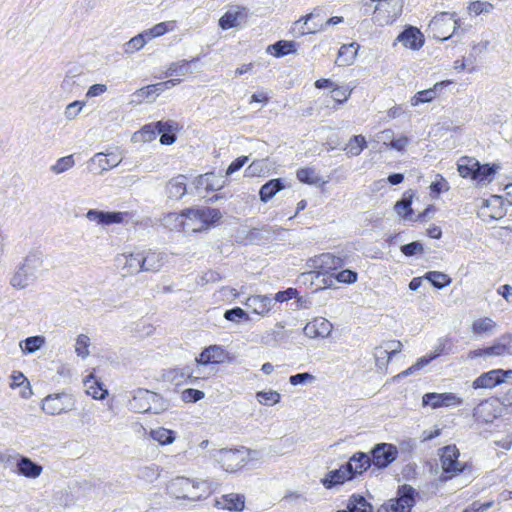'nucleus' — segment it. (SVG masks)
<instances>
[{"label": "nucleus", "instance_id": "1", "mask_svg": "<svg viewBox=\"0 0 512 512\" xmlns=\"http://www.w3.org/2000/svg\"><path fill=\"white\" fill-rule=\"evenodd\" d=\"M43 253L33 250L25 257L23 264L18 268L11 278V285L23 289L33 283L43 265Z\"/></svg>", "mask_w": 512, "mask_h": 512}, {"label": "nucleus", "instance_id": "2", "mask_svg": "<svg viewBox=\"0 0 512 512\" xmlns=\"http://www.w3.org/2000/svg\"><path fill=\"white\" fill-rule=\"evenodd\" d=\"M249 449L240 447L236 449H217L210 452L214 459L227 472H235L249 462Z\"/></svg>", "mask_w": 512, "mask_h": 512}, {"label": "nucleus", "instance_id": "3", "mask_svg": "<svg viewBox=\"0 0 512 512\" xmlns=\"http://www.w3.org/2000/svg\"><path fill=\"white\" fill-rule=\"evenodd\" d=\"M418 496L419 493L415 488L404 484L398 487L396 497L390 499L383 507L386 512H411Z\"/></svg>", "mask_w": 512, "mask_h": 512}, {"label": "nucleus", "instance_id": "4", "mask_svg": "<svg viewBox=\"0 0 512 512\" xmlns=\"http://www.w3.org/2000/svg\"><path fill=\"white\" fill-rule=\"evenodd\" d=\"M440 451L441 467L446 474L440 476L441 481H447L464 471L466 465L458 460L460 452L456 445H447Z\"/></svg>", "mask_w": 512, "mask_h": 512}, {"label": "nucleus", "instance_id": "5", "mask_svg": "<svg viewBox=\"0 0 512 512\" xmlns=\"http://www.w3.org/2000/svg\"><path fill=\"white\" fill-rule=\"evenodd\" d=\"M457 20L454 15L449 13H441L433 17L429 23V31L432 37L440 41L449 39L455 32Z\"/></svg>", "mask_w": 512, "mask_h": 512}, {"label": "nucleus", "instance_id": "6", "mask_svg": "<svg viewBox=\"0 0 512 512\" xmlns=\"http://www.w3.org/2000/svg\"><path fill=\"white\" fill-rule=\"evenodd\" d=\"M398 449L391 443H377L370 451L371 463L378 469H384L398 457Z\"/></svg>", "mask_w": 512, "mask_h": 512}, {"label": "nucleus", "instance_id": "7", "mask_svg": "<svg viewBox=\"0 0 512 512\" xmlns=\"http://www.w3.org/2000/svg\"><path fill=\"white\" fill-rule=\"evenodd\" d=\"M74 402L67 393L48 395L42 404V410L49 415H59L72 410Z\"/></svg>", "mask_w": 512, "mask_h": 512}, {"label": "nucleus", "instance_id": "8", "mask_svg": "<svg viewBox=\"0 0 512 512\" xmlns=\"http://www.w3.org/2000/svg\"><path fill=\"white\" fill-rule=\"evenodd\" d=\"M512 378V370L494 369L478 376L472 383L474 389H492Z\"/></svg>", "mask_w": 512, "mask_h": 512}, {"label": "nucleus", "instance_id": "9", "mask_svg": "<svg viewBox=\"0 0 512 512\" xmlns=\"http://www.w3.org/2000/svg\"><path fill=\"white\" fill-rule=\"evenodd\" d=\"M463 400L452 392L436 393L429 392L423 395V406H430L433 409L462 405Z\"/></svg>", "mask_w": 512, "mask_h": 512}, {"label": "nucleus", "instance_id": "10", "mask_svg": "<svg viewBox=\"0 0 512 512\" xmlns=\"http://www.w3.org/2000/svg\"><path fill=\"white\" fill-rule=\"evenodd\" d=\"M154 400L159 401V394L140 388L134 391L132 399L128 402V408L135 413H148L151 411V402Z\"/></svg>", "mask_w": 512, "mask_h": 512}, {"label": "nucleus", "instance_id": "11", "mask_svg": "<svg viewBox=\"0 0 512 512\" xmlns=\"http://www.w3.org/2000/svg\"><path fill=\"white\" fill-rule=\"evenodd\" d=\"M122 161V158H119L114 153H96L88 162V169L90 172L95 174H102L105 171H108L116 166H118Z\"/></svg>", "mask_w": 512, "mask_h": 512}, {"label": "nucleus", "instance_id": "12", "mask_svg": "<svg viewBox=\"0 0 512 512\" xmlns=\"http://www.w3.org/2000/svg\"><path fill=\"white\" fill-rule=\"evenodd\" d=\"M141 252L121 254L116 257V264L122 272V276L136 275L143 272L141 264Z\"/></svg>", "mask_w": 512, "mask_h": 512}, {"label": "nucleus", "instance_id": "13", "mask_svg": "<svg viewBox=\"0 0 512 512\" xmlns=\"http://www.w3.org/2000/svg\"><path fill=\"white\" fill-rule=\"evenodd\" d=\"M402 343L400 341L392 340L384 343V346L375 348L374 357L376 367L380 370L385 369L390 359L401 351Z\"/></svg>", "mask_w": 512, "mask_h": 512}, {"label": "nucleus", "instance_id": "14", "mask_svg": "<svg viewBox=\"0 0 512 512\" xmlns=\"http://www.w3.org/2000/svg\"><path fill=\"white\" fill-rule=\"evenodd\" d=\"M141 264L143 266V272H152L156 273L161 270V268L167 262V255L164 252L156 251V250H144L141 251Z\"/></svg>", "mask_w": 512, "mask_h": 512}, {"label": "nucleus", "instance_id": "15", "mask_svg": "<svg viewBox=\"0 0 512 512\" xmlns=\"http://www.w3.org/2000/svg\"><path fill=\"white\" fill-rule=\"evenodd\" d=\"M392 2H394V0H383L375 6L374 21L379 25H385L394 22L400 13V6L397 5L398 3L393 5L392 10L388 9Z\"/></svg>", "mask_w": 512, "mask_h": 512}, {"label": "nucleus", "instance_id": "16", "mask_svg": "<svg viewBox=\"0 0 512 512\" xmlns=\"http://www.w3.org/2000/svg\"><path fill=\"white\" fill-rule=\"evenodd\" d=\"M424 35L414 26H407L396 38L395 42L401 43L404 47L419 50L424 45ZM396 43H394L395 45Z\"/></svg>", "mask_w": 512, "mask_h": 512}, {"label": "nucleus", "instance_id": "17", "mask_svg": "<svg viewBox=\"0 0 512 512\" xmlns=\"http://www.w3.org/2000/svg\"><path fill=\"white\" fill-rule=\"evenodd\" d=\"M312 262L313 267L318 270V273L323 275L344 266V260L331 253H323L315 257Z\"/></svg>", "mask_w": 512, "mask_h": 512}, {"label": "nucleus", "instance_id": "18", "mask_svg": "<svg viewBox=\"0 0 512 512\" xmlns=\"http://www.w3.org/2000/svg\"><path fill=\"white\" fill-rule=\"evenodd\" d=\"M229 358L228 352L220 345H211L205 348L196 361L199 364H221Z\"/></svg>", "mask_w": 512, "mask_h": 512}, {"label": "nucleus", "instance_id": "19", "mask_svg": "<svg viewBox=\"0 0 512 512\" xmlns=\"http://www.w3.org/2000/svg\"><path fill=\"white\" fill-rule=\"evenodd\" d=\"M125 215L126 213L123 212L100 211L96 209H90L86 213L87 219L102 226L121 223L124 220Z\"/></svg>", "mask_w": 512, "mask_h": 512}, {"label": "nucleus", "instance_id": "20", "mask_svg": "<svg viewBox=\"0 0 512 512\" xmlns=\"http://www.w3.org/2000/svg\"><path fill=\"white\" fill-rule=\"evenodd\" d=\"M247 17V9L241 6L230 7L219 19V26L223 30L237 27Z\"/></svg>", "mask_w": 512, "mask_h": 512}, {"label": "nucleus", "instance_id": "21", "mask_svg": "<svg viewBox=\"0 0 512 512\" xmlns=\"http://www.w3.org/2000/svg\"><path fill=\"white\" fill-rule=\"evenodd\" d=\"M187 216L190 219H198L205 225H211L216 223L221 217L222 213L219 209L204 207L200 209H189Z\"/></svg>", "mask_w": 512, "mask_h": 512}, {"label": "nucleus", "instance_id": "22", "mask_svg": "<svg viewBox=\"0 0 512 512\" xmlns=\"http://www.w3.org/2000/svg\"><path fill=\"white\" fill-rule=\"evenodd\" d=\"M245 305L254 313L265 315L269 313L273 307V299L268 295H255L247 298Z\"/></svg>", "mask_w": 512, "mask_h": 512}, {"label": "nucleus", "instance_id": "23", "mask_svg": "<svg viewBox=\"0 0 512 512\" xmlns=\"http://www.w3.org/2000/svg\"><path fill=\"white\" fill-rule=\"evenodd\" d=\"M17 473L26 478H37L42 473V466L26 456H21L16 464Z\"/></svg>", "mask_w": 512, "mask_h": 512}, {"label": "nucleus", "instance_id": "24", "mask_svg": "<svg viewBox=\"0 0 512 512\" xmlns=\"http://www.w3.org/2000/svg\"><path fill=\"white\" fill-rule=\"evenodd\" d=\"M191 488L192 480L185 477H177L171 480L167 486L169 494L176 499H187L185 495L191 492Z\"/></svg>", "mask_w": 512, "mask_h": 512}, {"label": "nucleus", "instance_id": "25", "mask_svg": "<svg viewBox=\"0 0 512 512\" xmlns=\"http://www.w3.org/2000/svg\"><path fill=\"white\" fill-rule=\"evenodd\" d=\"M319 16V11L314 10L313 12L307 14L306 16L301 17L299 20L295 21L292 25L291 32L295 37L304 36L307 34H314L318 32L317 27H308L309 21H312L314 18Z\"/></svg>", "mask_w": 512, "mask_h": 512}, {"label": "nucleus", "instance_id": "26", "mask_svg": "<svg viewBox=\"0 0 512 512\" xmlns=\"http://www.w3.org/2000/svg\"><path fill=\"white\" fill-rule=\"evenodd\" d=\"M186 182L187 178L182 174L172 178L166 184V193L168 198L173 200L181 199L187 192Z\"/></svg>", "mask_w": 512, "mask_h": 512}, {"label": "nucleus", "instance_id": "27", "mask_svg": "<svg viewBox=\"0 0 512 512\" xmlns=\"http://www.w3.org/2000/svg\"><path fill=\"white\" fill-rule=\"evenodd\" d=\"M216 506L230 511H242L245 507V497L235 493L225 494L216 500Z\"/></svg>", "mask_w": 512, "mask_h": 512}, {"label": "nucleus", "instance_id": "28", "mask_svg": "<svg viewBox=\"0 0 512 512\" xmlns=\"http://www.w3.org/2000/svg\"><path fill=\"white\" fill-rule=\"evenodd\" d=\"M347 481L351 480L340 466L338 469L329 471L325 477L321 479V484L326 489H332L336 486L344 484Z\"/></svg>", "mask_w": 512, "mask_h": 512}, {"label": "nucleus", "instance_id": "29", "mask_svg": "<svg viewBox=\"0 0 512 512\" xmlns=\"http://www.w3.org/2000/svg\"><path fill=\"white\" fill-rule=\"evenodd\" d=\"M473 417L477 422L491 423L497 417L493 405L488 401L481 402L474 408Z\"/></svg>", "mask_w": 512, "mask_h": 512}, {"label": "nucleus", "instance_id": "30", "mask_svg": "<svg viewBox=\"0 0 512 512\" xmlns=\"http://www.w3.org/2000/svg\"><path fill=\"white\" fill-rule=\"evenodd\" d=\"M358 49L359 44L355 42L342 45L339 49L336 63L339 66L352 64L357 56Z\"/></svg>", "mask_w": 512, "mask_h": 512}, {"label": "nucleus", "instance_id": "31", "mask_svg": "<svg viewBox=\"0 0 512 512\" xmlns=\"http://www.w3.org/2000/svg\"><path fill=\"white\" fill-rule=\"evenodd\" d=\"M499 169L500 165L498 164H481L479 162V167L476 169L473 180L482 184L490 183Z\"/></svg>", "mask_w": 512, "mask_h": 512}, {"label": "nucleus", "instance_id": "32", "mask_svg": "<svg viewBox=\"0 0 512 512\" xmlns=\"http://www.w3.org/2000/svg\"><path fill=\"white\" fill-rule=\"evenodd\" d=\"M445 344L440 342L436 347L435 351L429 355H425L417 360L415 364L409 367L407 370L402 372V375L408 376L413 374L414 372L424 368L427 366L432 360L436 359L444 352Z\"/></svg>", "mask_w": 512, "mask_h": 512}, {"label": "nucleus", "instance_id": "33", "mask_svg": "<svg viewBox=\"0 0 512 512\" xmlns=\"http://www.w3.org/2000/svg\"><path fill=\"white\" fill-rule=\"evenodd\" d=\"M285 188L283 180L281 178L271 179L266 182L259 191V196L262 202H268L272 199L277 192Z\"/></svg>", "mask_w": 512, "mask_h": 512}, {"label": "nucleus", "instance_id": "34", "mask_svg": "<svg viewBox=\"0 0 512 512\" xmlns=\"http://www.w3.org/2000/svg\"><path fill=\"white\" fill-rule=\"evenodd\" d=\"M191 489V492L188 495L186 494L185 496L187 497L188 500L197 501L202 498H206L211 494L212 483L208 480L199 482L192 481Z\"/></svg>", "mask_w": 512, "mask_h": 512}, {"label": "nucleus", "instance_id": "35", "mask_svg": "<svg viewBox=\"0 0 512 512\" xmlns=\"http://www.w3.org/2000/svg\"><path fill=\"white\" fill-rule=\"evenodd\" d=\"M479 167V161L473 157H461L457 163V170L461 177L471 178L473 180L476 169Z\"/></svg>", "mask_w": 512, "mask_h": 512}, {"label": "nucleus", "instance_id": "36", "mask_svg": "<svg viewBox=\"0 0 512 512\" xmlns=\"http://www.w3.org/2000/svg\"><path fill=\"white\" fill-rule=\"evenodd\" d=\"M413 193L406 191L403 197L395 203V212L405 220L412 219L413 209L411 208Z\"/></svg>", "mask_w": 512, "mask_h": 512}, {"label": "nucleus", "instance_id": "37", "mask_svg": "<svg viewBox=\"0 0 512 512\" xmlns=\"http://www.w3.org/2000/svg\"><path fill=\"white\" fill-rule=\"evenodd\" d=\"M337 512H373L372 505L361 495L353 494L345 510Z\"/></svg>", "mask_w": 512, "mask_h": 512}, {"label": "nucleus", "instance_id": "38", "mask_svg": "<svg viewBox=\"0 0 512 512\" xmlns=\"http://www.w3.org/2000/svg\"><path fill=\"white\" fill-rule=\"evenodd\" d=\"M149 437L160 445L165 446L170 445L175 441L176 432L164 427H158L150 430Z\"/></svg>", "mask_w": 512, "mask_h": 512}, {"label": "nucleus", "instance_id": "39", "mask_svg": "<svg viewBox=\"0 0 512 512\" xmlns=\"http://www.w3.org/2000/svg\"><path fill=\"white\" fill-rule=\"evenodd\" d=\"M511 341V335L501 336L493 345L486 347V356H502L509 353Z\"/></svg>", "mask_w": 512, "mask_h": 512}, {"label": "nucleus", "instance_id": "40", "mask_svg": "<svg viewBox=\"0 0 512 512\" xmlns=\"http://www.w3.org/2000/svg\"><path fill=\"white\" fill-rule=\"evenodd\" d=\"M195 185L197 188L204 187L207 191H217L222 187L220 180L214 173H205L198 176L195 179Z\"/></svg>", "mask_w": 512, "mask_h": 512}, {"label": "nucleus", "instance_id": "41", "mask_svg": "<svg viewBox=\"0 0 512 512\" xmlns=\"http://www.w3.org/2000/svg\"><path fill=\"white\" fill-rule=\"evenodd\" d=\"M267 51L276 57H283L287 54L295 52L296 44L293 41L280 40L270 45Z\"/></svg>", "mask_w": 512, "mask_h": 512}, {"label": "nucleus", "instance_id": "42", "mask_svg": "<svg viewBox=\"0 0 512 512\" xmlns=\"http://www.w3.org/2000/svg\"><path fill=\"white\" fill-rule=\"evenodd\" d=\"M367 147V142L364 136L355 135L346 144L344 151L350 157L358 156Z\"/></svg>", "mask_w": 512, "mask_h": 512}, {"label": "nucleus", "instance_id": "43", "mask_svg": "<svg viewBox=\"0 0 512 512\" xmlns=\"http://www.w3.org/2000/svg\"><path fill=\"white\" fill-rule=\"evenodd\" d=\"M423 278L428 280L437 289H442L452 282L447 274L440 271H429Z\"/></svg>", "mask_w": 512, "mask_h": 512}, {"label": "nucleus", "instance_id": "44", "mask_svg": "<svg viewBox=\"0 0 512 512\" xmlns=\"http://www.w3.org/2000/svg\"><path fill=\"white\" fill-rule=\"evenodd\" d=\"M199 58H194L191 61L183 60L181 62H174L171 63L168 67L165 75L166 77L178 75V76H185L189 73H191L190 69V63L198 61Z\"/></svg>", "mask_w": 512, "mask_h": 512}, {"label": "nucleus", "instance_id": "45", "mask_svg": "<svg viewBox=\"0 0 512 512\" xmlns=\"http://www.w3.org/2000/svg\"><path fill=\"white\" fill-rule=\"evenodd\" d=\"M351 457L354 471H358L359 475H362L372 466L371 458L367 453L359 451L354 453Z\"/></svg>", "mask_w": 512, "mask_h": 512}, {"label": "nucleus", "instance_id": "46", "mask_svg": "<svg viewBox=\"0 0 512 512\" xmlns=\"http://www.w3.org/2000/svg\"><path fill=\"white\" fill-rule=\"evenodd\" d=\"M45 344V338L40 335L27 337L20 343L24 354H31L39 350Z\"/></svg>", "mask_w": 512, "mask_h": 512}, {"label": "nucleus", "instance_id": "47", "mask_svg": "<svg viewBox=\"0 0 512 512\" xmlns=\"http://www.w3.org/2000/svg\"><path fill=\"white\" fill-rule=\"evenodd\" d=\"M297 179L305 184L317 185L321 182L320 176L312 167L300 168L296 173Z\"/></svg>", "mask_w": 512, "mask_h": 512}, {"label": "nucleus", "instance_id": "48", "mask_svg": "<svg viewBox=\"0 0 512 512\" xmlns=\"http://www.w3.org/2000/svg\"><path fill=\"white\" fill-rule=\"evenodd\" d=\"M496 327V323L488 317L475 320L472 324V332L475 335L488 334Z\"/></svg>", "mask_w": 512, "mask_h": 512}, {"label": "nucleus", "instance_id": "49", "mask_svg": "<svg viewBox=\"0 0 512 512\" xmlns=\"http://www.w3.org/2000/svg\"><path fill=\"white\" fill-rule=\"evenodd\" d=\"M75 165L73 155H68L59 158L54 165L51 166V171L55 174H61L69 170Z\"/></svg>", "mask_w": 512, "mask_h": 512}, {"label": "nucleus", "instance_id": "50", "mask_svg": "<svg viewBox=\"0 0 512 512\" xmlns=\"http://www.w3.org/2000/svg\"><path fill=\"white\" fill-rule=\"evenodd\" d=\"M258 402L262 405L271 406L280 401V394L277 391H259L256 394Z\"/></svg>", "mask_w": 512, "mask_h": 512}, {"label": "nucleus", "instance_id": "51", "mask_svg": "<svg viewBox=\"0 0 512 512\" xmlns=\"http://www.w3.org/2000/svg\"><path fill=\"white\" fill-rule=\"evenodd\" d=\"M90 338L80 334L76 339L75 352L77 356L85 359L89 355Z\"/></svg>", "mask_w": 512, "mask_h": 512}, {"label": "nucleus", "instance_id": "52", "mask_svg": "<svg viewBox=\"0 0 512 512\" xmlns=\"http://www.w3.org/2000/svg\"><path fill=\"white\" fill-rule=\"evenodd\" d=\"M332 98L338 103L342 104L348 100L351 95L352 88L349 85L337 86L334 85L332 89Z\"/></svg>", "mask_w": 512, "mask_h": 512}, {"label": "nucleus", "instance_id": "53", "mask_svg": "<svg viewBox=\"0 0 512 512\" xmlns=\"http://www.w3.org/2000/svg\"><path fill=\"white\" fill-rule=\"evenodd\" d=\"M314 327H316L318 335L322 338H325L330 335L332 331V324L330 321L323 317H317L312 321Z\"/></svg>", "mask_w": 512, "mask_h": 512}, {"label": "nucleus", "instance_id": "54", "mask_svg": "<svg viewBox=\"0 0 512 512\" xmlns=\"http://www.w3.org/2000/svg\"><path fill=\"white\" fill-rule=\"evenodd\" d=\"M435 98H436V92L434 90H431V88H429V89H425V90H422V91H419L418 93H416L413 96V98L411 99V104L413 106H417L421 103L431 102Z\"/></svg>", "mask_w": 512, "mask_h": 512}, {"label": "nucleus", "instance_id": "55", "mask_svg": "<svg viewBox=\"0 0 512 512\" xmlns=\"http://www.w3.org/2000/svg\"><path fill=\"white\" fill-rule=\"evenodd\" d=\"M145 46V41L142 36H134L123 45L125 54H133Z\"/></svg>", "mask_w": 512, "mask_h": 512}, {"label": "nucleus", "instance_id": "56", "mask_svg": "<svg viewBox=\"0 0 512 512\" xmlns=\"http://www.w3.org/2000/svg\"><path fill=\"white\" fill-rule=\"evenodd\" d=\"M494 9L493 4L486 1H474L468 6L470 13L480 15L482 13H490Z\"/></svg>", "mask_w": 512, "mask_h": 512}, {"label": "nucleus", "instance_id": "57", "mask_svg": "<svg viewBox=\"0 0 512 512\" xmlns=\"http://www.w3.org/2000/svg\"><path fill=\"white\" fill-rule=\"evenodd\" d=\"M224 318L228 321L240 322L241 320H248L249 316L242 308L234 307L225 311Z\"/></svg>", "mask_w": 512, "mask_h": 512}, {"label": "nucleus", "instance_id": "58", "mask_svg": "<svg viewBox=\"0 0 512 512\" xmlns=\"http://www.w3.org/2000/svg\"><path fill=\"white\" fill-rule=\"evenodd\" d=\"M401 252L407 256L411 257L417 254H421L424 252V247L422 243L419 241H413L407 244H404L400 247Z\"/></svg>", "mask_w": 512, "mask_h": 512}, {"label": "nucleus", "instance_id": "59", "mask_svg": "<svg viewBox=\"0 0 512 512\" xmlns=\"http://www.w3.org/2000/svg\"><path fill=\"white\" fill-rule=\"evenodd\" d=\"M90 379L85 381V385L87 386V393L91 395L94 399H103L107 394V391L102 389L101 385L97 381H93L91 385Z\"/></svg>", "mask_w": 512, "mask_h": 512}, {"label": "nucleus", "instance_id": "60", "mask_svg": "<svg viewBox=\"0 0 512 512\" xmlns=\"http://www.w3.org/2000/svg\"><path fill=\"white\" fill-rule=\"evenodd\" d=\"M133 96L139 102L143 100L153 101L157 97L152 85H148L138 89L136 92H134Z\"/></svg>", "mask_w": 512, "mask_h": 512}, {"label": "nucleus", "instance_id": "61", "mask_svg": "<svg viewBox=\"0 0 512 512\" xmlns=\"http://www.w3.org/2000/svg\"><path fill=\"white\" fill-rule=\"evenodd\" d=\"M334 278L340 283L353 284L357 281L358 275L355 271L345 269L334 274Z\"/></svg>", "mask_w": 512, "mask_h": 512}, {"label": "nucleus", "instance_id": "62", "mask_svg": "<svg viewBox=\"0 0 512 512\" xmlns=\"http://www.w3.org/2000/svg\"><path fill=\"white\" fill-rule=\"evenodd\" d=\"M205 396L204 392L198 389L188 388L182 392V399L185 402H197L203 399Z\"/></svg>", "mask_w": 512, "mask_h": 512}, {"label": "nucleus", "instance_id": "63", "mask_svg": "<svg viewBox=\"0 0 512 512\" xmlns=\"http://www.w3.org/2000/svg\"><path fill=\"white\" fill-rule=\"evenodd\" d=\"M173 22H160L149 29V35L153 38L160 37L172 29Z\"/></svg>", "mask_w": 512, "mask_h": 512}, {"label": "nucleus", "instance_id": "64", "mask_svg": "<svg viewBox=\"0 0 512 512\" xmlns=\"http://www.w3.org/2000/svg\"><path fill=\"white\" fill-rule=\"evenodd\" d=\"M297 295H298L297 289L290 287L286 290L277 292L272 299H273V303L274 302L282 303V302L288 301L290 299L296 298Z\"/></svg>", "mask_w": 512, "mask_h": 512}]
</instances>
